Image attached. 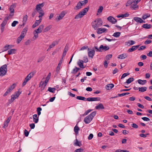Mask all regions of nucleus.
Here are the masks:
<instances>
[{"label":"nucleus","mask_w":152,"mask_h":152,"mask_svg":"<svg viewBox=\"0 0 152 152\" xmlns=\"http://www.w3.org/2000/svg\"><path fill=\"white\" fill-rule=\"evenodd\" d=\"M103 22L100 18H98L92 23V25L94 30H96L98 27L101 26Z\"/></svg>","instance_id":"nucleus-1"},{"label":"nucleus","mask_w":152,"mask_h":152,"mask_svg":"<svg viewBox=\"0 0 152 152\" xmlns=\"http://www.w3.org/2000/svg\"><path fill=\"white\" fill-rule=\"evenodd\" d=\"M96 113V111L92 112L90 115L86 117L84 119V121L86 124H89L92 120Z\"/></svg>","instance_id":"nucleus-2"},{"label":"nucleus","mask_w":152,"mask_h":152,"mask_svg":"<svg viewBox=\"0 0 152 152\" xmlns=\"http://www.w3.org/2000/svg\"><path fill=\"white\" fill-rule=\"evenodd\" d=\"M89 9V7H88L83 9L82 11L80 12L78 14L76 15L75 17V19H78L82 18L84 15H86Z\"/></svg>","instance_id":"nucleus-3"},{"label":"nucleus","mask_w":152,"mask_h":152,"mask_svg":"<svg viewBox=\"0 0 152 152\" xmlns=\"http://www.w3.org/2000/svg\"><path fill=\"white\" fill-rule=\"evenodd\" d=\"M7 66L6 64L2 66L0 68V76H3L7 73Z\"/></svg>","instance_id":"nucleus-4"},{"label":"nucleus","mask_w":152,"mask_h":152,"mask_svg":"<svg viewBox=\"0 0 152 152\" xmlns=\"http://www.w3.org/2000/svg\"><path fill=\"white\" fill-rule=\"evenodd\" d=\"M35 73L31 72L29 73L25 79L22 84V86H24L26 84L27 82L28 81L34 76Z\"/></svg>","instance_id":"nucleus-5"},{"label":"nucleus","mask_w":152,"mask_h":152,"mask_svg":"<svg viewBox=\"0 0 152 152\" xmlns=\"http://www.w3.org/2000/svg\"><path fill=\"white\" fill-rule=\"evenodd\" d=\"M51 74L50 73V72L48 74V76L46 78V79L44 82L42 83L41 82L40 84V85H41L42 86H43L44 85V87L43 88H44L46 85H47L48 83V82L49 79L50 78Z\"/></svg>","instance_id":"nucleus-6"},{"label":"nucleus","mask_w":152,"mask_h":152,"mask_svg":"<svg viewBox=\"0 0 152 152\" xmlns=\"http://www.w3.org/2000/svg\"><path fill=\"white\" fill-rule=\"evenodd\" d=\"M88 57L91 58H93L95 54V51L94 50L92 49L90 50L89 48H88Z\"/></svg>","instance_id":"nucleus-7"},{"label":"nucleus","mask_w":152,"mask_h":152,"mask_svg":"<svg viewBox=\"0 0 152 152\" xmlns=\"http://www.w3.org/2000/svg\"><path fill=\"white\" fill-rule=\"evenodd\" d=\"M66 13V12L65 11H63L59 15L57 16L56 19L58 21L62 19Z\"/></svg>","instance_id":"nucleus-8"},{"label":"nucleus","mask_w":152,"mask_h":152,"mask_svg":"<svg viewBox=\"0 0 152 152\" xmlns=\"http://www.w3.org/2000/svg\"><path fill=\"white\" fill-rule=\"evenodd\" d=\"M107 19L108 21L112 24H115L117 21V20L112 16H110L108 17Z\"/></svg>","instance_id":"nucleus-9"},{"label":"nucleus","mask_w":152,"mask_h":152,"mask_svg":"<svg viewBox=\"0 0 152 152\" xmlns=\"http://www.w3.org/2000/svg\"><path fill=\"white\" fill-rule=\"evenodd\" d=\"M100 98L99 97H89L86 100L88 101H99Z\"/></svg>","instance_id":"nucleus-10"},{"label":"nucleus","mask_w":152,"mask_h":152,"mask_svg":"<svg viewBox=\"0 0 152 152\" xmlns=\"http://www.w3.org/2000/svg\"><path fill=\"white\" fill-rule=\"evenodd\" d=\"M84 4V3H82L81 1H79L77 3L76 6L74 8V9L75 10H78L80 9Z\"/></svg>","instance_id":"nucleus-11"},{"label":"nucleus","mask_w":152,"mask_h":152,"mask_svg":"<svg viewBox=\"0 0 152 152\" xmlns=\"http://www.w3.org/2000/svg\"><path fill=\"white\" fill-rule=\"evenodd\" d=\"M45 3L44 2L42 3L41 4H39L37 5L36 6V10L37 11H39L41 10H42V7H43Z\"/></svg>","instance_id":"nucleus-12"},{"label":"nucleus","mask_w":152,"mask_h":152,"mask_svg":"<svg viewBox=\"0 0 152 152\" xmlns=\"http://www.w3.org/2000/svg\"><path fill=\"white\" fill-rule=\"evenodd\" d=\"M58 41L57 40H56L53 42L51 45H50L48 49L47 50V51L50 49L54 47L55 45H57L58 44Z\"/></svg>","instance_id":"nucleus-13"},{"label":"nucleus","mask_w":152,"mask_h":152,"mask_svg":"<svg viewBox=\"0 0 152 152\" xmlns=\"http://www.w3.org/2000/svg\"><path fill=\"white\" fill-rule=\"evenodd\" d=\"M39 116L37 114H34L33 115V122L35 123H37L39 121Z\"/></svg>","instance_id":"nucleus-14"},{"label":"nucleus","mask_w":152,"mask_h":152,"mask_svg":"<svg viewBox=\"0 0 152 152\" xmlns=\"http://www.w3.org/2000/svg\"><path fill=\"white\" fill-rule=\"evenodd\" d=\"M62 60L63 59H62L61 58V60H60L59 63L58 64V65L56 68V72H57V73H59V72L60 69V67L62 63Z\"/></svg>","instance_id":"nucleus-15"},{"label":"nucleus","mask_w":152,"mask_h":152,"mask_svg":"<svg viewBox=\"0 0 152 152\" xmlns=\"http://www.w3.org/2000/svg\"><path fill=\"white\" fill-rule=\"evenodd\" d=\"M107 29L105 28H99L97 29V33L98 34H101L104 32Z\"/></svg>","instance_id":"nucleus-16"},{"label":"nucleus","mask_w":152,"mask_h":152,"mask_svg":"<svg viewBox=\"0 0 152 152\" xmlns=\"http://www.w3.org/2000/svg\"><path fill=\"white\" fill-rule=\"evenodd\" d=\"M44 27V25L43 24L41 25L38 28L34 31H36L38 33H40L42 32V30L43 29Z\"/></svg>","instance_id":"nucleus-17"},{"label":"nucleus","mask_w":152,"mask_h":152,"mask_svg":"<svg viewBox=\"0 0 152 152\" xmlns=\"http://www.w3.org/2000/svg\"><path fill=\"white\" fill-rule=\"evenodd\" d=\"M99 49H101V50L106 51L109 49V48L107 46H104L102 45H101L99 47Z\"/></svg>","instance_id":"nucleus-18"},{"label":"nucleus","mask_w":152,"mask_h":152,"mask_svg":"<svg viewBox=\"0 0 152 152\" xmlns=\"http://www.w3.org/2000/svg\"><path fill=\"white\" fill-rule=\"evenodd\" d=\"M8 20V17H5L4 18V20L1 24V27H4V26L6 25Z\"/></svg>","instance_id":"nucleus-19"},{"label":"nucleus","mask_w":152,"mask_h":152,"mask_svg":"<svg viewBox=\"0 0 152 152\" xmlns=\"http://www.w3.org/2000/svg\"><path fill=\"white\" fill-rule=\"evenodd\" d=\"M128 56V55L126 53H123L118 56V58L120 59H124L126 58Z\"/></svg>","instance_id":"nucleus-20"},{"label":"nucleus","mask_w":152,"mask_h":152,"mask_svg":"<svg viewBox=\"0 0 152 152\" xmlns=\"http://www.w3.org/2000/svg\"><path fill=\"white\" fill-rule=\"evenodd\" d=\"M68 46H65L64 50V51L63 52L62 57V59H63V57H64L66 55V53L68 51Z\"/></svg>","instance_id":"nucleus-21"},{"label":"nucleus","mask_w":152,"mask_h":152,"mask_svg":"<svg viewBox=\"0 0 152 152\" xmlns=\"http://www.w3.org/2000/svg\"><path fill=\"white\" fill-rule=\"evenodd\" d=\"M114 86V85L112 83L109 84L106 86L105 88L107 90L111 89Z\"/></svg>","instance_id":"nucleus-22"},{"label":"nucleus","mask_w":152,"mask_h":152,"mask_svg":"<svg viewBox=\"0 0 152 152\" xmlns=\"http://www.w3.org/2000/svg\"><path fill=\"white\" fill-rule=\"evenodd\" d=\"M142 27L145 29H148L151 28L152 27V26L150 24H145L142 25Z\"/></svg>","instance_id":"nucleus-23"},{"label":"nucleus","mask_w":152,"mask_h":152,"mask_svg":"<svg viewBox=\"0 0 152 152\" xmlns=\"http://www.w3.org/2000/svg\"><path fill=\"white\" fill-rule=\"evenodd\" d=\"M74 145L75 146L80 147L82 145V144L80 142L78 141L76 139L75 141Z\"/></svg>","instance_id":"nucleus-24"},{"label":"nucleus","mask_w":152,"mask_h":152,"mask_svg":"<svg viewBox=\"0 0 152 152\" xmlns=\"http://www.w3.org/2000/svg\"><path fill=\"white\" fill-rule=\"evenodd\" d=\"M39 14V18L40 20H41L42 19V17L44 15V13L43 11L42 10H41L39 11H37Z\"/></svg>","instance_id":"nucleus-25"},{"label":"nucleus","mask_w":152,"mask_h":152,"mask_svg":"<svg viewBox=\"0 0 152 152\" xmlns=\"http://www.w3.org/2000/svg\"><path fill=\"white\" fill-rule=\"evenodd\" d=\"M84 61L82 60H79L77 62V64L81 68H84V67L83 66V62Z\"/></svg>","instance_id":"nucleus-26"},{"label":"nucleus","mask_w":152,"mask_h":152,"mask_svg":"<svg viewBox=\"0 0 152 152\" xmlns=\"http://www.w3.org/2000/svg\"><path fill=\"white\" fill-rule=\"evenodd\" d=\"M41 20H40V19L39 20H36V22L33 24L32 26V28H34L36 27V26H38L41 22Z\"/></svg>","instance_id":"nucleus-27"},{"label":"nucleus","mask_w":152,"mask_h":152,"mask_svg":"<svg viewBox=\"0 0 152 152\" xmlns=\"http://www.w3.org/2000/svg\"><path fill=\"white\" fill-rule=\"evenodd\" d=\"M15 4H12L9 8V9L10 11V12H14V8L15 7Z\"/></svg>","instance_id":"nucleus-28"},{"label":"nucleus","mask_w":152,"mask_h":152,"mask_svg":"<svg viewBox=\"0 0 152 152\" xmlns=\"http://www.w3.org/2000/svg\"><path fill=\"white\" fill-rule=\"evenodd\" d=\"M12 45H5L3 48V51H6L10 48H12Z\"/></svg>","instance_id":"nucleus-29"},{"label":"nucleus","mask_w":152,"mask_h":152,"mask_svg":"<svg viewBox=\"0 0 152 152\" xmlns=\"http://www.w3.org/2000/svg\"><path fill=\"white\" fill-rule=\"evenodd\" d=\"M104 107L102 104H100L95 107V108L97 110L104 109Z\"/></svg>","instance_id":"nucleus-30"},{"label":"nucleus","mask_w":152,"mask_h":152,"mask_svg":"<svg viewBox=\"0 0 152 152\" xmlns=\"http://www.w3.org/2000/svg\"><path fill=\"white\" fill-rule=\"evenodd\" d=\"M147 89V88L146 87H139L138 88L139 91L142 92L146 91Z\"/></svg>","instance_id":"nucleus-31"},{"label":"nucleus","mask_w":152,"mask_h":152,"mask_svg":"<svg viewBox=\"0 0 152 152\" xmlns=\"http://www.w3.org/2000/svg\"><path fill=\"white\" fill-rule=\"evenodd\" d=\"M80 69L79 68H78L75 66L72 71L71 73L72 74H75Z\"/></svg>","instance_id":"nucleus-32"},{"label":"nucleus","mask_w":152,"mask_h":152,"mask_svg":"<svg viewBox=\"0 0 152 152\" xmlns=\"http://www.w3.org/2000/svg\"><path fill=\"white\" fill-rule=\"evenodd\" d=\"M28 30V28L26 27L24 28L22 31L21 32V35H22L24 37V36H25L26 34V33L27 32Z\"/></svg>","instance_id":"nucleus-33"},{"label":"nucleus","mask_w":152,"mask_h":152,"mask_svg":"<svg viewBox=\"0 0 152 152\" xmlns=\"http://www.w3.org/2000/svg\"><path fill=\"white\" fill-rule=\"evenodd\" d=\"M24 37L22 35H20V36L18 37L17 40V42L18 44L19 43L22 39L24 38Z\"/></svg>","instance_id":"nucleus-34"},{"label":"nucleus","mask_w":152,"mask_h":152,"mask_svg":"<svg viewBox=\"0 0 152 152\" xmlns=\"http://www.w3.org/2000/svg\"><path fill=\"white\" fill-rule=\"evenodd\" d=\"M137 4L136 2L134 1L132 2V5H131V7L134 9L137 8L138 7V5H137Z\"/></svg>","instance_id":"nucleus-35"},{"label":"nucleus","mask_w":152,"mask_h":152,"mask_svg":"<svg viewBox=\"0 0 152 152\" xmlns=\"http://www.w3.org/2000/svg\"><path fill=\"white\" fill-rule=\"evenodd\" d=\"M141 18L137 17H135L134 18V20L136 22L138 23H140L141 20Z\"/></svg>","instance_id":"nucleus-36"},{"label":"nucleus","mask_w":152,"mask_h":152,"mask_svg":"<svg viewBox=\"0 0 152 152\" xmlns=\"http://www.w3.org/2000/svg\"><path fill=\"white\" fill-rule=\"evenodd\" d=\"M135 43V42L133 40L129 41L128 42H125V44L127 45L129 44V45H133Z\"/></svg>","instance_id":"nucleus-37"},{"label":"nucleus","mask_w":152,"mask_h":152,"mask_svg":"<svg viewBox=\"0 0 152 152\" xmlns=\"http://www.w3.org/2000/svg\"><path fill=\"white\" fill-rule=\"evenodd\" d=\"M129 15V14L128 13H126L124 14H122L121 15H118L117 16V17L118 18H120L121 17L124 18L125 17H127Z\"/></svg>","instance_id":"nucleus-38"},{"label":"nucleus","mask_w":152,"mask_h":152,"mask_svg":"<svg viewBox=\"0 0 152 152\" xmlns=\"http://www.w3.org/2000/svg\"><path fill=\"white\" fill-rule=\"evenodd\" d=\"M80 130V129L79 127L76 125L74 127V131L76 134H78V131Z\"/></svg>","instance_id":"nucleus-39"},{"label":"nucleus","mask_w":152,"mask_h":152,"mask_svg":"<svg viewBox=\"0 0 152 152\" xmlns=\"http://www.w3.org/2000/svg\"><path fill=\"white\" fill-rule=\"evenodd\" d=\"M52 28V26L51 25H49L47 26L44 29L43 32H45L48 31L49 30Z\"/></svg>","instance_id":"nucleus-40"},{"label":"nucleus","mask_w":152,"mask_h":152,"mask_svg":"<svg viewBox=\"0 0 152 152\" xmlns=\"http://www.w3.org/2000/svg\"><path fill=\"white\" fill-rule=\"evenodd\" d=\"M134 80L133 77H130L127 79L126 81V83L127 84H129L131 83Z\"/></svg>","instance_id":"nucleus-41"},{"label":"nucleus","mask_w":152,"mask_h":152,"mask_svg":"<svg viewBox=\"0 0 152 152\" xmlns=\"http://www.w3.org/2000/svg\"><path fill=\"white\" fill-rule=\"evenodd\" d=\"M15 51L16 50L15 49H11L8 51V55H11L12 54L14 53Z\"/></svg>","instance_id":"nucleus-42"},{"label":"nucleus","mask_w":152,"mask_h":152,"mask_svg":"<svg viewBox=\"0 0 152 152\" xmlns=\"http://www.w3.org/2000/svg\"><path fill=\"white\" fill-rule=\"evenodd\" d=\"M121 35V33L120 32H117L114 33L113 35V36L116 37H119Z\"/></svg>","instance_id":"nucleus-43"},{"label":"nucleus","mask_w":152,"mask_h":152,"mask_svg":"<svg viewBox=\"0 0 152 152\" xmlns=\"http://www.w3.org/2000/svg\"><path fill=\"white\" fill-rule=\"evenodd\" d=\"M56 89L54 88H52L49 87L48 89V91H49L50 92L54 93V91L56 90Z\"/></svg>","instance_id":"nucleus-44"},{"label":"nucleus","mask_w":152,"mask_h":152,"mask_svg":"<svg viewBox=\"0 0 152 152\" xmlns=\"http://www.w3.org/2000/svg\"><path fill=\"white\" fill-rule=\"evenodd\" d=\"M76 99H77L80 100H82L83 101H86V98L85 97L82 96H77L76 97Z\"/></svg>","instance_id":"nucleus-45"},{"label":"nucleus","mask_w":152,"mask_h":152,"mask_svg":"<svg viewBox=\"0 0 152 152\" xmlns=\"http://www.w3.org/2000/svg\"><path fill=\"white\" fill-rule=\"evenodd\" d=\"M20 93H21L20 92L18 91L15 92V94L12 95V96H14V97H16V99L19 96Z\"/></svg>","instance_id":"nucleus-46"},{"label":"nucleus","mask_w":152,"mask_h":152,"mask_svg":"<svg viewBox=\"0 0 152 152\" xmlns=\"http://www.w3.org/2000/svg\"><path fill=\"white\" fill-rule=\"evenodd\" d=\"M112 57V54H109L107 55L105 57L106 60H109L110 58Z\"/></svg>","instance_id":"nucleus-47"},{"label":"nucleus","mask_w":152,"mask_h":152,"mask_svg":"<svg viewBox=\"0 0 152 152\" xmlns=\"http://www.w3.org/2000/svg\"><path fill=\"white\" fill-rule=\"evenodd\" d=\"M34 37H35V39L37 38L38 36V34L39 33L36 31H34Z\"/></svg>","instance_id":"nucleus-48"},{"label":"nucleus","mask_w":152,"mask_h":152,"mask_svg":"<svg viewBox=\"0 0 152 152\" xmlns=\"http://www.w3.org/2000/svg\"><path fill=\"white\" fill-rule=\"evenodd\" d=\"M103 9V7L102 6H100L97 12L100 13L102 12Z\"/></svg>","instance_id":"nucleus-49"},{"label":"nucleus","mask_w":152,"mask_h":152,"mask_svg":"<svg viewBox=\"0 0 152 152\" xmlns=\"http://www.w3.org/2000/svg\"><path fill=\"white\" fill-rule=\"evenodd\" d=\"M11 99L9 100V103H12L14 101L15 99H16V97H14V96H11Z\"/></svg>","instance_id":"nucleus-50"},{"label":"nucleus","mask_w":152,"mask_h":152,"mask_svg":"<svg viewBox=\"0 0 152 152\" xmlns=\"http://www.w3.org/2000/svg\"><path fill=\"white\" fill-rule=\"evenodd\" d=\"M135 50L134 48V47L133 46L131 48H129L128 50V52H131Z\"/></svg>","instance_id":"nucleus-51"},{"label":"nucleus","mask_w":152,"mask_h":152,"mask_svg":"<svg viewBox=\"0 0 152 152\" xmlns=\"http://www.w3.org/2000/svg\"><path fill=\"white\" fill-rule=\"evenodd\" d=\"M18 23V22L17 21H14L12 23V27H15L16 25Z\"/></svg>","instance_id":"nucleus-52"},{"label":"nucleus","mask_w":152,"mask_h":152,"mask_svg":"<svg viewBox=\"0 0 152 152\" xmlns=\"http://www.w3.org/2000/svg\"><path fill=\"white\" fill-rule=\"evenodd\" d=\"M28 18V16L27 15H25L23 17V22L26 23L27 20Z\"/></svg>","instance_id":"nucleus-53"},{"label":"nucleus","mask_w":152,"mask_h":152,"mask_svg":"<svg viewBox=\"0 0 152 152\" xmlns=\"http://www.w3.org/2000/svg\"><path fill=\"white\" fill-rule=\"evenodd\" d=\"M129 75V73H124L121 76V79H122Z\"/></svg>","instance_id":"nucleus-54"},{"label":"nucleus","mask_w":152,"mask_h":152,"mask_svg":"<svg viewBox=\"0 0 152 152\" xmlns=\"http://www.w3.org/2000/svg\"><path fill=\"white\" fill-rule=\"evenodd\" d=\"M83 149L80 148L76 149L74 152H83Z\"/></svg>","instance_id":"nucleus-55"},{"label":"nucleus","mask_w":152,"mask_h":152,"mask_svg":"<svg viewBox=\"0 0 152 152\" xmlns=\"http://www.w3.org/2000/svg\"><path fill=\"white\" fill-rule=\"evenodd\" d=\"M131 126L132 127L135 129H137L138 127V125L134 123H133L131 125Z\"/></svg>","instance_id":"nucleus-56"},{"label":"nucleus","mask_w":152,"mask_h":152,"mask_svg":"<svg viewBox=\"0 0 152 152\" xmlns=\"http://www.w3.org/2000/svg\"><path fill=\"white\" fill-rule=\"evenodd\" d=\"M8 123H8L7 122H6L5 121L4 124V126L2 127L3 128L5 129L8 126Z\"/></svg>","instance_id":"nucleus-57"},{"label":"nucleus","mask_w":152,"mask_h":152,"mask_svg":"<svg viewBox=\"0 0 152 152\" xmlns=\"http://www.w3.org/2000/svg\"><path fill=\"white\" fill-rule=\"evenodd\" d=\"M88 47L86 45H85L83 46V47H82L80 49V50H84L85 49H88Z\"/></svg>","instance_id":"nucleus-58"},{"label":"nucleus","mask_w":152,"mask_h":152,"mask_svg":"<svg viewBox=\"0 0 152 152\" xmlns=\"http://www.w3.org/2000/svg\"><path fill=\"white\" fill-rule=\"evenodd\" d=\"M138 83L140 84L143 85L144 83H143V80L141 79H139L137 80Z\"/></svg>","instance_id":"nucleus-59"},{"label":"nucleus","mask_w":152,"mask_h":152,"mask_svg":"<svg viewBox=\"0 0 152 152\" xmlns=\"http://www.w3.org/2000/svg\"><path fill=\"white\" fill-rule=\"evenodd\" d=\"M142 119L144 121H148L150 120V119L146 117H142Z\"/></svg>","instance_id":"nucleus-60"},{"label":"nucleus","mask_w":152,"mask_h":152,"mask_svg":"<svg viewBox=\"0 0 152 152\" xmlns=\"http://www.w3.org/2000/svg\"><path fill=\"white\" fill-rule=\"evenodd\" d=\"M29 132L28 131L26 130L25 129L24 131V135L26 137H28L29 134Z\"/></svg>","instance_id":"nucleus-61"},{"label":"nucleus","mask_w":152,"mask_h":152,"mask_svg":"<svg viewBox=\"0 0 152 152\" xmlns=\"http://www.w3.org/2000/svg\"><path fill=\"white\" fill-rule=\"evenodd\" d=\"M94 49L96 50V51H99V52H102V51L101 50V49H99V48H98L97 47H96V46L94 47L92 49L94 50Z\"/></svg>","instance_id":"nucleus-62"},{"label":"nucleus","mask_w":152,"mask_h":152,"mask_svg":"<svg viewBox=\"0 0 152 152\" xmlns=\"http://www.w3.org/2000/svg\"><path fill=\"white\" fill-rule=\"evenodd\" d=\"M92 111L91 110L89 109L86 112H85L84 114V115H87L90 112Z\"/></svg>","instance_id":"nucleus-63"},{"label":"nucleus","mask_w":152,"mask_h":152,"mask_svg":"<svg viewBox=\"0 0 152 152\" xmlns=\"http://www.w3.org/2000/svg\"><path fill=\"white\" fill-rule=\"evenodd\" d=\"M151 41L150 40H147L146 41H145V42L144 43L145 44L147 45L148 44L151 43Z\"/></svg>","instance_id":"nucleus-64"}]
</instances>
